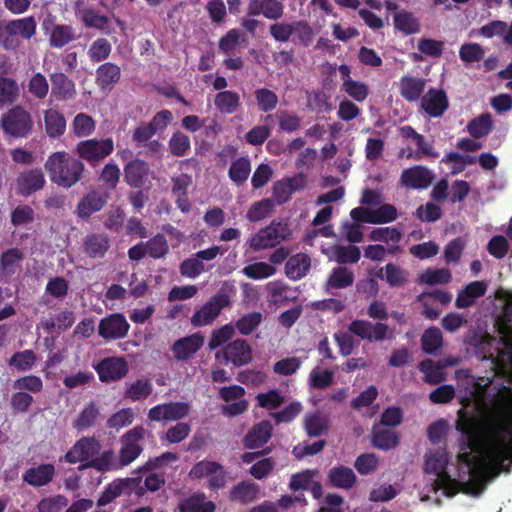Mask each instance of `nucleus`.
Here are the masks:
<instances>
[{"instance_id":"f8f14e48","label":"nucleus","mask_w":512,"mask_h":512,"mask_svg":"<svg viewBox=\"0 0 512 512\" xmlns=\"http://www.w3.org/2000/svg\"><path fill=\"white\" fill-rule=\"evenodd\" d=\"M219 396L226 403L222 407V412L225 415H239L243 413L248 407V403L244 398L245 390L241 386L232 385L222 387L219 390Z\"/></svg>"},{"instance_id":"aec40b11","label":"nucleus","mask_w":512,"mask_h":512,"mask_svg":"<svg viewBox=\"0 0 512 512\" xmlns=\"http://www.w3.org/2000/svg\"><path fill=\"white\" fill-rule=\"evenodd\" d=\"M338 70L343 81L341 90L347 93L355 101H364L369 94L368 86L363 82L355 81L351 78V70L349 66L340 65Z\"/></svg>"},{"instance_id":"7c9ffc66","label":"nucleus","mask_w":512,"mask_h":512,"mask_svg":"<svg viewBox=\"0 0 512 512\" xmlns=\"http://www.w3.org/2000/svg\"><path fill=\"white\" fill-rule=\"evenodd\" d=\"M105 203L106 196L97 191H91L79 202L76 210L77 215L81 218H87L101 210Z\"/></svg>"},{"instance_id":"49530a36","label":"nucleus","mask_w":512,"mask_h":512,"mask_svg":"<svg viewBox=\"0 0 512 512\" xmlns=\"http://www.w3.org/2000/svg\"><path fill=\"white\" fill-rule=\"evenodd\" d=\"M274 210V202L271 199H262L254 202L246 213L250 222H259L266 219Z\"/></svg>"},{"instance_id":"9b49d317","label":"nucleus","mask_w":512,"mask_h":512,"mask_svg":"<svg viewBox=\"0 0 512 512\" xmlns=\"http://www.w3.org/2000/svg\"><path fill=\"white\" fill-rule=\"evenodd\" d=\"M350 216L356 222L388 223L396 219L397 210L391 204H383L377 208L357 207L351 210Z\"/></svg>"},{"instance_id":"bb28decb","label":"nucleus","mask_w":512,"mask_h":512,"mask_svg":"<svg viewBox=\"0 0 512 512\" xmlns=\"http://www.w3.org/2000/svg\"><path fill=\"white\" fill-rule=\"evenodd\" d=\"M55 473L52 464H41L36 467L29 468L23 475V480L32 486H43L49 483Z\"/></svg>"},{"instance_id":"dca6fc26","label":"nucleus","mask_w":512,"mask_h":512,"mask_svg":"<svg viewBox=\"0 0 512 512\" xmlns=\"http://www.w3.org/2000/svg\"><path fill=\"white\" fill-rule=\"evenodd\" d=\"M221 355L227 362L235 366H242L249 363L252 359V350L245 340H235L229 343L222 351L216 353V358Z\"/></svg>"},{"instance_id":"f257e3e1","label":"nucleus","mask_w":512,"mask_h":512,"mask_svg":"<svg viewBox=\"0 0 512 512\" xmlns=\"http://www.w3.org/2000/svg\"><path fill=\"white\" fill-rule=\"evenodd\" d=\"M498 297L505 303L496 321L499 338L484 335L479 343L491 376L475 378L466 369L455 372L462 406L455 423L462 435L456 464L449 462L445 448L424 455L431 490H442L448 497L459 491L479 496L489 481L512 465V391L493 382L500 375L512 383V291H501Z\"/></svg>"},{"instance_id":"6e6552de","label":"nucleus","mask_w":512,"mask_h":512,"mask_svg":"<svg viewBox=\"0 0 512 512\" xmlns=\"http://www.w3.org/2000/svg\"><path fill=\"white\" fill-rule=\"evenodd\" d=\"M189 476L193 479L205 480L211 489H220L227 484V472L215 461H199L191 468Z\"/></svg>"},{"instance_id":"58836bf2","label":"nucleus","mask_w":512,"mask_h":512,"mask_svg":"<svg viewBox=\"0 0 512 512\" xmlns=\"http://www.w3.org/2000/svg\"><path fill=\"white\" fill-rule=\"evenodd\" d=\"M148 173V167L144 161L134 160L125 167V179L130 186L140 187Z\"/></svg>"},{"instance_id":"1a4fd4ad","label":"nucleus","mask_w":512,"mask_h":512,"mask_svg":"<svg viewBox=\"0 0 512 512\" xmlns=\"http://www.w3.org/2000/svg\"><path fill=\"white\" fill-rule=\"evenodd\" d=\"M113 150L114 142L111 138L83 140L80 141L75 148L77 155L92 166H97L103 159L109 156Z\"/></svg>"},{"instance_id":"603ef678","label":"nucleus","mask_w":512,"mask_h":512,"mask_svg":"<svg viewBox=\"0 0 512 512\" xmlns=\"http://www.w3.org/2000/svg\"><path fill=\"white\" fill-rule=\"evenodd\" d=\"M418 280L428 285L446 284L451 280V274L444 268H431L422 272Z\"/></svg>"},{"instance_id":"a211bd4d","label":"nucleus","mask_w":512,"mask_h":512,"mask_svg":"<svg viewBox=\"0 0 512 512\" xmlns=\"http://www.w3.org/2000/svg\"><path fill=\"white\" fill-rule=\"evenodd\" d=\"M434 179L433 173L423 166H414L403 170L400 183L402 186L422 190L430 186Z\"/></svg>"},{"instance_id":"de8ad7c7","label":"nucleus","mask_w":512,"mask_h":512,"mask_svg":"<svg viewBox=\"0 0 512 512\" xmlns=\"http://www.w3.org/2000/svg\"><path fill=\"white\" fill-rule=\"evenodd\" d=\"M378 277L385 280L390 286H400L407 280V273L395 264H387L378 272Z\"/></svg>"},{"instance_id":"f03ea898","label":"nucleus","mask_w":512,"mask_h":512,"mask_svg":"<svg viewBox=\"0 0 512 512\" xmlns=\"http://www.w3.org/2000/svg\"><path fill=\"white\" fill-rule=\"evenodd\" d=\"M101 443L95 437H82L65 454V460L70 464L81 463L82 468H95L98 471H112L114 452L104 451L99 454Z\"/></svg>"},{"instance_id":"13d9d810","label":"nucleus","mask_w":512,"mask_h":512,"mask_svg":"<svg viewBox=\"0 0 512 512\" xmlns=\"http://www.w3.org/2000/svg\"><path fill=\"white\" fill-rule=\"evenodd\" d=\"M111 50L110 42L104 38H99L90 45L88 56L92 62H100L109 57Z\"/></svg>"},{"instance_id":"473e14b6","label":"nucleus","mask_w":512,"mask_h":512,"mask_svg":"<svg viewBox=\"0 0 512 512\" xmlns=\"http://www.w3.org/2000/svg\"><path fill=\"white\" fill-rule=\"evenodd\" d=\"M311 260L310 257L303 253H298L286 263V275L290 279L298 280L304 277L310 270Z\"/></svg>"},{"instance_id":"864d4df0","label":"nucleus","mask_w":512,"mask_h":512,"mask_svg":"<svg viewBox=\"0 0 512 512\" xmlns=\"http://www.w3.org/2000/svg\"><path fill=\"white\" fill-rule=\"evenodd\" d=\"M152 384L148 380H137L125 392V398L131 401H140L148 398L152 393Z\"/></svg>"},{"instance_id":"5701e85b","label":"nucleus","mask_w":512,"mask_h":512,"mask_svg":"<svg viewBox=\"0 0 512 512\" xmlns=\"http://www.w3.org/2000/svg\"><path fill=\"white\" fill-rule=\"evenodd\" d=\"M421 106L430 116L438 117L448 107L446 95L443 91L430 89L421 99Z\"/></svg>"},{"instance_id":"0eeeda50","label":"nucleus","mask_w":512,"mask_h":512,"mask_svg":"<svg viewBox=\"0 0 512 512\" xmlns=\"http://www.w3.org/2000/svg\"><path fill=\"white\" fill-rule=\"evenodd\" d=\"M145 433L146 431L143 427L137 426L121 436L119 459L117 460L114 457V466L112 470L128 466L140 455L142 452L141 441L144 439Z\"/></svg>"},{"instance_id":"09e8293b","label":"nucleus","mask_w":512,"mask_h":512,"mask_svg":"<svg viewBox=\"0 0 512 512\" xmlns=\"http://www.w3.org/2000/svg\"><path fill=\"white\" fill-rule=\"evenodd\" d=\"M304 426L306 432L311 437L320 436L328 429V420L327 418L316 412L306 415Z\"/></svg>"},{"instance_id":"f3484780","label":"nucleus","mask_w":512,"mask_h":512,"mask_svg":"<svg viewBox=\"0 0 512 512\" xmlns=\"http://www.w3.org/2000/svg\"><path fill=\"white\" fill-rule=\"evenodd\" d=\"M349 332L369 341H382L387 337L388 326L384 323H371L365 320H355L348 327Z\"/></svg>"},{"instance_id":"5fc2aeb1","label":"nucleus","mask_w":512,"mask_h":512,"mask_svg":"<svg viewBox=\"0 0 512 512\" xmlns=\"http://www.w3.org/2000/svg\"><path fill=\"white\" fill-rule=\"evenodd\" d=\"M74 39V31L69 25H59L49 35V43L52 47L61 48Z\"/></svg>"},{"instance_id":"69168bd1","label":"nucleus","mask_w":512,"mask_h":512,"mask_svg":"<svg viewBox=\"0 0 512 512\" xmlns=\"http://www.w3.org/2000/svg\"><path fill=\"white\" fill-rule=\"evenodd\" d=\"M333 377V371L316 367L309 374V382L312 387L323 389L332 384Z\"/></svg>"},{"instance_id":"20e7f679","label":"nucleus","mask_w":512,"mask_h":512,"mask_svg":"<svg viewBox=\"0 0 512 512\" xmlns=\"http://www.w3.org/2000/svg\"><path fill=\"white\" fill-rule=\"evenodd\" d=\"M289 236L290 229L287 223L272 221L269 225L251 235L246 244L253 251H261L275 247Z\"/></svg>"},{"instance_id":"393cba45","label":"nucleus","mask_w":512,"mask_h":512,"mask_svg":"<svg viewBox=\"0 0 512 512\" xmlns=\"http://www.w3.org/2000/svg\"><path fill=\"white\" fill-rule=\"evenodd\" d=\"M52 95L58 100L74 98L76 88L74 82L63 73H53L50 76Z\"/></svg>"},{"instance_id":"6e6d98bb","label":"nucleus","mask_w":512,"mask_h":512,"mask_svg":"<svg viewBox=\"0 0 512 512\" xmlns=\"http://www.w3.org/2000/svg\"><path fill=\"white\" fill-rule=\"evenodd\" d=\"M413 143L418 148V151L415 153H413V152L405 153V151L402 150L400 152V155L402 157H406L407 159H414V160H420L424 156L432 157V158L438 157L439 154L433 149V146L431 145V143L426 142L424 140V137L422 135H420L419 137H416V140Z\"/></svg>"},{"instance_id":"774afa93","label":"nucleus","mask_w":512,"mask_h":512,"mask_svg":"<svg viewBox=\"0 0 512 512\" xmlns=\"http://www.w3.org/2000/svg\"><path fill=\"white\" fill-rule=\"evenodd\" d=\"M68 505V500L62 495L42 499L37 506L38 512H60Z\"/></svg>"},{"instance_id":"e433bc0d","label":"nucleus","mask_w":512,"mask_h":512,"mask_svg":"<svg viewBox=\"0 0 512 512\" xmlns=\"http://www.w3.org/2000/svg\"><path fill=\"white\" fill-rule=\"evenodd\" d=\"M19 96L18 83L13 78L0 76V108L16 102Z\"/></svg>"},{"instance_id":"2eb2a0df","label":"nucleus","mask_w":512,"mask_h":512,"mask_svg":"<svg viewBox=\"0 0 512 512\" xmlns=\"http://www.w3.org/2000/svg\"><path fill=\"white\" fill-rule=\"evenodd\" d=\"M129 327L126 318L120 313H115L100 321L98 331L104 339H120L127 335Z\"/></svg>"},{"instance_id":"a878e982","label":"nucleus","mask_w":512,"mask_h":512,"mask_svg":"<svg viewBox=\"0 0 512 512\" xmlns=\"http://www.w3.org/2000/svg\"><path fill=\"white\" fill-rule=\"evenodd\" d=\"M172 182V193L176 198L178 208L182 212H188L190 210V202L187 197V191L192 184V177L187 174H181L180 176L173 177Z\"/></svg>"},{"instance_id":"9d476101","label":"nucleus","mask_w":512,"mask_h":512,"mask_svg":"<svg viewBox=\"0 0 512 512\" xmlns=\"http://www.w3.org/2000/svg\"><path fill=\"white\" fill-rule=\"evenodd\" d=\"M229 302V296L225 293L216 294L195 311L191 323L196 327L211 324L218 317L221 310L229 305Z\"/></svg>"},{"instance_id":"7ed1b4c3","label":"nucleus","mask_w":512,"mask_h":512,"mask_svg":"<svg viewBox=\"0 0 512 512\" xmlns=\"http://www.w3.org/2000/svg\"><path fill=\"white\" fill-rule=\"evenodd\" d=\"M44 166L51 181L65 188L75 185L84 171V164L64 151L51 154Z\"/></svg>"},{"instance_id":"6ab92c4d","label":"nucleus","mask_w":512,"mask_h":512,"mask_svg":"<svg viewBox=\"0 0 512 512\" xmlns=\"http://www.w3.org/2000/svg\"><path fill=\"white\" fill-rule=\"evenodd\" d=\"M96 371L103 382L115 381L124 377L128 372L127 363L122 358L111 357L102 360Z\"/></svg>"},{"instance_id":"39448f33","label":"nucleus","mask_w":512,"mask_h":512,"mask_svg":"<svg viewBox=\"0 0 512 512\" xmlns=\"http://www.w3.org/2000/svg\"><path fill=\"white\" fill-rule=\"evenodd\" d=\"M36 27L37 23L33 16L0 23V45L5 49H14L18 45L16 37L29 40L35 35Z\"/></svg>"},{"instance_id":"ddd939ff","label":"nucleus","mask_w":512,"mask_h":512,"mask_svg":"<svg viewBox=\"0 0 512 512\" xmlns=\"http://www.w3.org/2000/svg\"><path fill=\"white\" fill-rule=\"evenodd\" d=\"M190 413V405L185 402H170L152 407L148 412L151 421H178L187 417Z\"/></svg>"},{"instance_id":"4c0bfd02","label":"nucleus","mask_w":512,"mask_h":512,"mask_svg":"<svg viewBox=\"0 0 512 512\" xmlns=\"http://www.w3.org/2000/svg\"><path fill=\"white\" fill-rule=\"evenodd\" d=\"M329 480L337 488L349 489L354 485L356 476L351 468L338 466L330 470Z\"/></svg>"},{"instance_id":"a18cd8bd","label":"nucleus","mask_w":512,"mask_h":512,"mask_svg":"<svg viewBox=\"0 0 512 512\" xmlns=\"http://www.w3.org/2000/svg\"><path fill=\"white\" fill-rule=\"evenodd\" d=\"M242 273L253 280H263L276 274V268L266 262H253L242 269Z\"/></svg>"},{"instance_id":"bf43d9fd","label":"nucleus","mask_w":512,"mask_h":512,"mask_svg":"<svg viewBox=\"0 0 512 512\" xmlns=\"http://www.w3.org/2000/svg\"><path fill=\"white\" fill-rule=\"evenodd\" d=\"M99 414L98 408L95 403H89L79 414L78 418L74 421L73 426L78 431H83L94 424Z\"/></svg>"},{"instance_id":"f704fd0d","label":"nucleus","mask_w":512,"mask_h":512,"mask_svg":"<svg viewBox=\"0 0 512 512\" xmlns=\"http://www.w3.org/2000/svg\"><path fill=\"white\" fill-rule=\"evenodd\" d=\"M259 486L251 481H243L237 484L230 492L233 501L249 503L258 498Z\"/></svg>"},{"instance_id":"c03bdc74","label":"nucleus","mask_w":512,"mask_h":512,"mask_svg":"<svg viewBox=\"0 0 512 512\" xmlns=\"http://www.w3.org/2000/svg\"><path fill=\"white\" fill-rule=\"evenodd\" d=\"M422 349L427 354H436L443 344L441 331L437 327L426 329L421 337Z\"/></svg>"},{"instance_id":"cd10ccee","label":"nucleus","mask_w":512,"mask_h":512,"mask_svg":"<svg viewBox=\"0 0 512 512\" xmlns=\"http://www.w3.org/2000/svg\"><path fill=\"white\" fill-rule=\"evenodd\" d=\"M486 290L487 284L484 281L471 282L458 293L455 301L456 307L467 308L471 306L476 298L485 294Z\"/></svg>"},{"instance_id":"37998d69","label":"nucleus","mask_w":512,"mask_h":512,"mask_svg":"<svg viewBox=\"0 0 512 512\" xmlns=\"http://www.w3.org/2000/svg\"><path fill=\"white\" fill-rule=\"evenodd\" d=\"M394 25L406 35L420 31L418 19L412 13L405 10H401L394 15Z\"/></svg>"},{"instance_id":"412c9836","label":"nucleus","mask_w":512,"mask_h":512,"mask_svg":"<svg viewBox=\"0 0 512 512\" xmlns=\"http://www.w3.org/2000/svg\"><path fill=\"white\" fill-rule=\"evenodd\" d=\"M204 344V337L199 333L177 340L172 346V352L177 360H188Z\"/></svg>"},{"instance_id":"680f3d73","label":"nucleus","mask_w":512,"mask_h":512,"mask_svg":"<svg viewBox=\"0 0 512 512\" xmlns=\"http://www.w3.org/2000/svg\"><path fill=\"white\" fill-rule=\"evenodd\" d=\"M251 171V165L247 158H239L231 164L229 176L237 184L247 180Z\"/></svg>"},{"instance_id":"c756f323","label":"nucleus","mask_w":512,"mask_h":512,"mask_svg":"<svg viewBox=\"0 0 512 512\" xmlns=\"http://www.w3.org/2000/svg\"><path fill=\"white\" fill-rule=\"evenodd\" d=\"M426 81L413 76H403L399 82L400 94L407 101H416L424 91Z\"/></svg>"},{"instance_id":"052dcab7","label":"nucleus","mask_w":512,"mask_h":512,"mask_svg":"<svg viewBox=\"0 0 512 512\" xmlns=\"http://www.w3.org/2000/svg\"><path fill=\"white\" fill-rule=\"evenodd\" d=\"M217 108L224 113H233L239 105V96L232 91H224L217 94L215 98Z\"/></svg>"},{"instance_id":"b1692460","label":"nucleus","mask_w":512,"mask_h":512,"mask_svg":"<svg viewBox=\"0 0 512 512\" xmlns=\"http://www.w3.org/2000/svg\"><path fill=\"white\" fill-rule=\"evenodd\" d=\"M268 301L275 305H286L296 299V291L285 283L272 281L266 285Z\"/></svg>"},{"instance_id":"e2e57ef3","label":"nucleus","mask_w":512,"mask_h":512,"mask_svg":"<svg viewBox=\"0 0 512 512\" xmlns=\"http://www.w3.org/2000/svg\"><path fill=\"white\" fill-rule=\"evenodd\" d=\"M35 362V353L32 350H24L15 353L11 357L9 364L20 371H28L34 366Z\"/></svg>"},{"instance_id":"79ce46f5","label":"nucleus","mask_w":512,"mask_h":512,"mask_svg":"<svg viewBox=\"0 0 512 512\" xmlns=\"http://www.w3.org/2000/svg\"><path fill=\"white\" fill-rule=\"evenodd\" d=\"M95 128L94 119L86 113H78L71 122V131L78 138L90 136Z\"/></svg>"},{"instance_id":"c9c22d12","label":"nucleus","mask_w":512,"mask_h":512,"mask_svg":"<svg viewBox=\"0 0 512 512\" xmlns=\"http://www.w3.org/2000/svg\"><path fill=\"white\" fill-rule=\"evenodd\" d=\"M120 79V68L110 62L97 68L96 81L102 89L111 88Z\"/></svg>"},{"instance_id":"338daca9","label":"nucleus","mask_w":512,"mask_h":512,"mask_svg":"<svg viewBox=\"0 0 512 512\" xmlns=\"http://www.w3.org/2000/svg\"><path fill=\"white\" fill-rule=\"evenodd\" d=\"M145 245L147 248V255L152 258H162L169 250L166 238L160 234L145 242Z\"/></svg>"},{"instance_id":"a19ab883","label":"nucleus","mask_w":512,"mask_h":512,"mask_svg":"<svg viewBox=\"0 0 512 512\" xmlns=\"http://www.w3.org/2000/svg\"><path fill=\"white\" fill-rule=\"evenodd\" d=\"M86 253L93 258H101L107 252L110 244L109 238L103 234L90 235L84 242Z\"/></svg>"},{"instance_id":"ea45409f","label":"nucleus","mask_w":512,"mask_h":512,"mask_svg":"<svg viewBox=\"0 0 512 512\" xmlns=\"http://www.w3.org/2000/svg\"><path fill=\"white\" fill-rule=\"evenodd\" d=\"M354 282L353 272L346 267L334 268L327 280V288L344 289L351 286Z\"/></svg>"},{"instance_id":"3c124183","label":"nucleus","mask_w":512,"mask_h":512,"mask_svg":"<svg viewBox=\"0 0 512 512\" xmlns=\"http://www.w3.org/2000/svg\"><path fill=\"white\" fill-rule=\"evenodd\" d=\"M259 9V11H254L250 8L249 14L257 15L261 13L271 20L279 19L284 14V5L278 0H261Z\"/></svg>"},{"instance_id":"423d86ee","label":"nucleus","mask_w":512,"mask_h":512,"mask_svg":"<svg viewBox=\"0 0 512 512\" xmlns=\"http://www.w3.org/2000/svg\"><path fill=\"white\" fill-rule=\"evenodd\" d=\"M0 125L6 135L13 138H24L32 131L33 120L28 110L17 105L2 115Z\"/></svg>"},{"instance_id":"8fccbe9b","label":"nucleus","mask_w":512,"mask_h":512,"mask_svg":"<svg viewBox=\"0 0 512 512\" xmlns=\"http://www.w3.org/2000/svg\"><path fill=\"white\" fill-rule=\"evenodd\" d=\"M373 444L383 450L394 448L398 444L397 435L389 430L383 429L380 425L373 430Z\"/></svg>"},{"instance_id":"4468645a","label":"nucleus","mask_w":512,"mask_h":512,"mask_svg":"<svg viewBox=\"0 0 512 512\" xmlns=\"http://www.w3.org/2000/svg\"><path fill=\"white\" fill-rule=\"evenodd\" d=\"M44 173L40 169H28L21 172L15 180L16 193L29 196L45 186Z\"/></svg>"},{"instance_id":"72a5a7b5","label":"nucleus","mask_w":512,"mask_h":512,"mask_svg":"<svg viewBox=\"0 0 512 512\" xmlns=\"http://www.w3.org/2000/svg\"><path fill=\"white\" fill-rule=\"evenodd\" d=\"M419 369L424 375L425 382L428 384L436 385L446 380L445 368L440 361H433L431 359L422 361Z\"/></svg>"},{"instance_id":"4d7b16f0","label":"nucleus","mask_w":512,"mask_h":512,"mask_svg":"<svg viewBox=\"0 0 512 512\" xmlns=\"http://www.w3.org/2000/svg\"><path fill=\"white\" fill-rule=\"evenodd\" d=\"M492 128V118L490 114H481L474 118L467 126L469 133L476 138L487 135Z\"/></svg>"},{"instance_id":"0e129e2a","label":"nucleus","mask_w":512,"mask_h":512,"mask_svg":"<svg viewBox=\"0 0 512 512\" xmlns=\"http://www.w3.org/2000/svg\"><path fill=\"white\" fill-rule=\"evenodd\" d=\"M361 256L360 249L353 245L336 246L335 256L333 261L340 264L356 263Z\"/></svg>"},{"instance_id":"4be33fe9","label":"nucleus","mask_w":512,"mask_h":512,"mask_svg":"<svg viewBox=\"0 0 512 512\" xmlns=\"http://www.w3.org/2000/svg\"><path fill=\"white\" fill-rule=\"evenodd\" d=\"M44 129L48 137L59 138L66 131V119L64 114L56 107L43 111Z\"/></svg>"},{"instance_id":"2f4dec72","label":"nucleus","mask_w":512,"mask_h":512,"mask_svg":"<svg viewBox=\"0 0 512 512\" xmlns=\"http://www.w3.org/2000/svg\"><path fill=\"white\" fill-rule=\"evenodd\" d=\"M272 435V426L268 421L255 425L246 435L244 444L247 448H258L268 442Z\"/></svg>"},{"instance_id":"c85d7f7f","label":"nucleus","mask_w":512,"mask_h":512,"mask_svg":"<svg viewBox=\"0 0 512 512\" xmlns=\"http://www.w3.org/2000/svg\"><path fill=\"white\" fill-rule=\"evenodd\" d=\"M215 508L203 493H195L179 503L180 512H214Z\"/></svg>"}]
</instances>
